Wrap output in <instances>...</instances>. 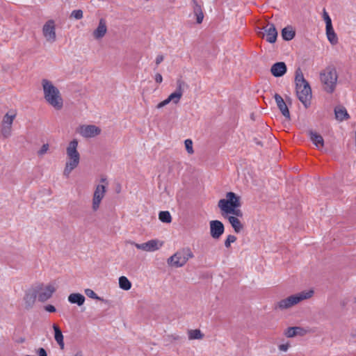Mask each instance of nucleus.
<instances>
[{"label":"nucleus","instance_id":"nucleus-1","mask_svg":"<svg viewBox=\"0 0 356 356\" xmlns=\"http://www.w3.org/2000/svg\"><path fill=\"white\" fill-rule=\"evenodd\" d=\"M79 140L73 138L70 140L65 148V162L63 171L65 177H69L73 170L80 164L81 154L78 150Z\"/></svg>","mask_w":356,"mask_h":356},{"label":"nucleus","instance_id":"nucleus-2","mask_svg":"<svg viewBox=\"0 0 356 356\" xmlns=\"http://www.w3.org/2000/svg\"><path fill=\"white\" fill-rule=\"evenodd\" d=\"M41 86L46 102L56 110L62 109L63 99L59 89L51 81L47 79H42Z\"/></svg>","mask_w":356,"mask_h":356},{"label":"nucleus","instance_id":"nucleus-3","mask_svg":"<svg viewBox=\"0 0 356 356\" xmlns=\"http://www.w3.org/2000/svg\"><path fill=\"white\" fill-rule=\"evenodd\" d=\"M314 295V290L312 289L303 290L292 294L276 303V308L280 310H286L300 304L301 302L312 298Z\"/></svg>","mask_w":356,"mask_h":356},{"label":"nucleus","instance_id":"nucleus-4","mask_svg":"<svg viewBox=\"0 0 356 356\" xmlns=\"http://www.w3.org/2000/svg\"><path fill=\"white\" fill-rule=\"evenodd\" d=\"M295 82L296 86V94L299 100L307 106L312 98V89L309 83L305 79L300 69L296 71Z\"/></svg>","mask_w":356,"mask_h":356},{"label":"nucleus","instance_id":"nucleus-5","mask_svg":"<svg viewBox=\"0 0 356 356\" xmlns=\"http://www.w3.org/2000/svg\"><path fill=\"white\" fill-rule=\"evenodd\" d=\"M241 197L233 192H228L225 197L218 201V207L222 216H227L236 211L241 210Z\"/></svg>","mask_w":356,"mask_h":356},{"label":"nucleus","instance_id":"nucleus-6","mask_svg":"<svg viewBox=\"0 0 356 356\" xmlns=\"http://www.w3.org/2000/svg\"><path fill=\"white\" fill-rule=\"evenodd\" d=\"M320 79L324 90L329 93L333 92L338 79L336 69L331 66L326 67L320 73Z\"/></svg>","mask_w":356,"mask_h":356},{"label":"nucleus","instance_id":"nucleus-7","mask_svg":"<svg viewBox=\"0 0 356 356\" xmlns=\"http://www.w3.org/2000/svg\"><path fill=\"white\" fill-rule=\"evenodd\" d=\"M57 287L58 285L55 281L47 284H39L35 288V296L39 301H47L52 296Z\"/></svg>","mask_w":356,"mask_h":356},{"label":"nucleus","instance_id":"nucleus-8","mask_svg":"<svg viewBox=\"0 0 356 356\" xmlns=\"http://www.w3.org/2000/svg\"><path fill=\"white\" fill-rule=\"evenodd\" d=\"M193 257L190 249H184L177 252L168 259V264L173 267L179 268L184 266L188 260Z\"/></svg>","mask_w":356,"mask_h":356},{"label":"nucleus","instance_id":"nucleus-9","mask_svg":"<svg viewBox=\"0 0 356 356\" xmlns=\"http://www.w3.org/2000/svg\"><path fill=\"white\" fill-rule=\"evenodd\" d=\"M183 86L184 82L181 81H178L177 83L176 90L172 92L165 99L159 103L156 106V108L160 109L170 103L173 104H179L184 93Z\"/></svg>","mask_w":356,"mask_h":356},{"label":"nucleus","instance_id":"nucleus-10","mask_svg":"<svg viewBox=\"0 0 356 356\" xmlns=\"http://www.w3.org/2000/svg\"><path fill=\"white\" fill-rule=\"evenodd\" d=\"M128 243L139 250L149 252L160 250L164 243L163 241L157 238L151 239L142 243H138L133 241H129Z\"/></svg>","mask_w":356,"mask_h":356},{"label":"nucleus","instance_id":"nucleus-11","mask_svg":"<svg viewBox=\"0 0 356 356\" xmlns=\"http://www.w3.org/2000/svg\"><path fill=\"white\" fill-rule=\"evenodd\" d=\"M56 24L54 19H48L44 22L42 29V36L45 41L52 44L56 41Z\"/></svg>","mask_w":356,"mask_h":356},{"label":"nucleus","instance_id":"nucleus-12","mask_svg":"<svg viewBox=\"0 0 356 356\" xmlns=\"http://www.w3.org/2000/svg\"><path fill=\"white\" fill-rule=\"evenodd\" d=\"M17 116V112L14 110L9 111L5 114L1 122V134L3 137L8 138L12 134V125Z\"/></svg>","mask_w":356,"mask_h":356},{"label":"nucleus","instance_id":"nucleus-13","mask_svg":"<svg viewBox=\"0 0 356 356\" xmlns=\"http://www.w3.org/2000/svg\"><path fill=\"white\" fill-rule=\"evenodd\" d=\"M76 131L83 138H90L99 136L102 129L94 124H82L76 128Z\"/></svg>","mask_w":356,"mask_h":356},{"label":"nucleus","instance_id":"nucleus-14","mask_svg":"<svg viewBox=\"0 0 356 356\" xmlns=\"http://www.w3.org/2000/svg\"><path fill=\"white\" fill-rule=\"evenodd\" d=\"M243 216V213L242 211L239 210L223 217L227 219L236 233H240L244 228V225L241 222Z\"/></svg>","mask_w":356,"mask_h":356},{"label":"nucleus","instance_id":"nucleus-15","mask_svg":"<svg viewBox=\"0 0 356 356\" xmlns=\"http://www.w3.org/2000/svg\"><path fill=\"white\" fill-rule=\"evenodd\" d=\"M106 191V186L103 184H98L96 186L92 195L91 205V208L93 211H97L100 208V205L105 196Z\"/></svg>","mask_w":356,"mask_h":356},{"label":"nucleus","instance_id":"nucleus-16","mask_svg":"<svg viewBox=\"0 0 356 356\" xmlns=\"http://www.w3.org/2000/svg\"><path fill=\"white\" fill-rule=\"evenodd\" d=\"M210 235L213 239H219L225 232L223 223L218 220L209 222Z\"/></svg>","mask_w":356,"mask_h":356},{"label":"nucleus","instance_id":"nucleus-17","mask_svg":"<svg viewBox=\"0 0 356 356\" xmlns=\"http://www.w3.org/2000/svg\"><path fill=\"white\" fill-rule=\"evenodd\" d=\"M108 32V27L106 22L104 19L102 18L99 20L97 27L92 31V36L94 40L100 41L106 35Z\"/></svg>","mask_w":356,"mask_h":356},{"label":"nucleus","instance_id":"nucleus-18","mask_svg":"<svg viewBox=\"0 0 356 356\" xmlns=\"http://www.w3.org/2000/svg\"><path fill=\"white\" fill-rule=\"evenodd\" d=\"M262 33L264 37L266 36V40L270 43H274L277 40V31L273 24H268L264 28V33Z\"/></svg>","mask_w":356,"mask_h":356},{"label":"nucleus","instance_id":"nucleus-19","mask_svg":"<svg viewBox=\"0 0 356 356\" xmlns=\"http://www.w3.org/2000/svg\"><path fill=\"white\" fill-rule=\"evenodd\" d=\"M307 333V330L299 326L289 327L284 330V335L287 338H293L296 336H304Z\"/></svg>","mask_w":356,"mask_h":356},{"label":"nucleus","instance_id":"nucleus-20","mask_svg":"<svg viewBox=\"0 0 356 356\" xmlns=\"http://www.w3.org/2000/svg\"><path fill=\"white\" fill-rule=\"evenodd\" d=\"M277 106L286 119L290 120V113L283 98L278 94L274 95Z\"/></svg>","mask_w":356,"mask_h":356},{"label":"nucleus","instance_id":"nucleus-21","mask_svg":"<svg viewBox=\"0 0 356 356\" xmlns=\"http://www.w3.org/2000/svg\"><path fill=\"white\" fill-rule=\"evenodd\" d=\"M308 134L310 140L312 142L314 146L318 149L321 150L323 148L325 144L323 136L318 133L314 131H309Z\"/></svg>","mask_w":356,"mask_h":356},{"label":"nucleus","instance_id":"nucleus-22","mask_svg":"<svg viewBox=\"0 0 356 356\" xmlns=\"http://www.w3.org/2000/svg\"><path fill=\"white\" fill-rule=\"evenodd\" d=\"M286 65L284 62H277L270 68L271 74L275 77L282 76L286 72Z\"/></svg>","mask_w":356,"mask_h":356},{"label":"nucleus","instance_id":"nucleus-23","mask_svg":"<svg viewBox=\"0 0 356 356\" xmlns=\"http://www.w3.org/2000/svg\"><path fill=\"white\" fill-rule=\"evenodd\" d=\"M85 297L79 293H72L67 297V300L71 304H76L78 306H82L85 302Z\"/></svg>","mask_w":356,"mask_h":356},{"label":"nucleus","instance_id":"nucleus-24","mask_svg":"<svg viewBox=\"0 0 356 356\" xmlns=\"http://www.w3.org/2000/svg\"><path fill=\"white\" fill-rule=\"evenodd\" d=\"M52 327L54 330V339L59 345L60 349L63 350L65 346L63 333L56 324H54Z\"/></svg>","mask_w":356,"mask_h":356},{"label":"nucleus","instance_id":"nucleus-25","mask_svg":"<svg viewBox=\"0 0 356 356\" xmlns=\"http://www.w3.org/2000/svg\"><path fill=\"white\" fill-rule=\"evenodd\" d=\"M193 12L196 16L197 22L200 24L204 19V14L202 10V7L195 0H193Z\"/></svg>","mask_w":356,"mask_h":356},{"label":"nucleus","instance_id":"nucleus-26","mask_svg":"<svg viewBox=\"0 0 356 356\" xmlns=\"http://www.w3.org/2000/svg\"><path fill=\"white\" fill-rule=\"evenodd\" d=\"M187 335L188 340H202L204 334L199 329L188 330L187 331Z\"/></svg>","mask_w":356,"mask_h":356},{"label":"nucleus","instance_id":"nucleus-27","mask_svg":"<svg viewBox=\"0 0 356 356\" xmlns=\"http://www.w3.org/2000/svg\"><path fill=\"white\" fill-rule=\"evenodd\" d=\"M325 34L327 40L332 45H336L338 43V36L334 28L325 29Z\"/></svg>","mask_w":356,"mask_h":356},{"label":"nucleus","instance_id":"nucleus-28","mask_svg":"<svg viewBox=\"0 0 356 356\" xmlns=\"http://www.w3.org/2000/svg\"><path fill=\"white\" fill-rule=\"evenodd\" d=\"M334 113L336 118L339 121L346 120L349 118V115L346 109L343 107H336L334 109Z\"/></svg>","mask_w":356,"mask_h":356},{"label":"nucleus","instance_id":"nucleus-29","mask_svg":"<svg viewBox=\"0 0 356 356\" xmlns=\"http://www.w3.org/2000/svg\"><path fill=\"white\" fill-rule=\"evenodd\" d=\"M119 287L124 291H129L131 288V282L125 276H121L118 280Z\"/></svg>","mask_w":356,"mask_h":356},{"label":"nucleus","instance_id":"nucleus-30","mask_svg":"<svg viewBox=\"0 0 356 356\" xmlns=\"http://www.w3.org/2000/svg\"><path fill=\"white\" fill-rule=\"evenodd\" d=\"M282 35L284 40L289 41L294 38L295 31H293L292 27L287 26L282 29Z\"/></svg>","mask_w":356,"mask_h":356},{"label":"nucleus","instance_id":"nucleus-31","mask_svg":"<svg viewBox=\"0 0 356 356\" xmlns=\"http://www.w3.org/2000/svg\"><path fill=\"white\" fill-rule=\"evenodd\" d=\"M291 348V343L289 341L282 340L277 345L280 353H287Z\"/></svg>","mask_w":356,"mask_h":356},{"label":"nucleus","instance_id":"nucleus-32","mask_svg":"<svg viewBox=\"0 0 356 356\" xmlns=\"http://www.w3.org/2000/svg\"><path fill=\"white\" fill-rule=\"evenodd\" d=\"M322 17L325 23V29L333 28L332 19L325 9L323 10Z\"/></svg>","mask_w":356,"mask_h":356},{"label":"nucleus","instance_id":"nucleus-33","mask_svg":"<svg viewBox=\"0 0 356 356\" xmlns=\"http://www.w3.org/2000/svg\"><path fill=\"white\" fill-rule=\"evenodd\" d=\"M159 220L165 223H170L172 221V217L169 211H161L159 214Z\"/></svg>","mask_w":356,"mask_h":356},{"label":"nucleus","instance_id":"nucleus-34","mask_svg":"<svg viewBox=\"0 0 356 356\" xmlns=\"http://www.w3.org/2000/svg\"><path fill=\"white\" fill-rule=\"evenodd\" d=\"M184 146L188 154H194L193 143L191 139H186L184 140Z\"/></svg>","mask_w":356,"mask_h":356},{"label":"nucleus","instance_id":"nucleus-35","mask_svg":"<svg viewBox=\"0 0 356 356\" xmlns=\"http://www.w3.org/2000/svg\"><path fill=\"white\" fill-rule=\"evenodd\" d=\"M84 293L88 297L92 299L102 300V299L100 297H99L93 290L90 289H86L84 290Z\"/></svg>","mask_w":356,"mask_h":356},{"label":"nucleus","instance_id":"nucleus-36","mask_svg":"<svg viewBox=\"0 0 356 356\" xmlns=\"http://www.w3.org/2000/svg\"><path fill=\"white\" fill-rule=\"evenodd\" d=\"M49 150V145L48 143L43 144L41 147L38 150L37 154L38 156H43Z\"/></svg>","mask_w":356,"mask_h":356},{"label":"nucleus","instance_id":"nucleus-37","mask_svg":"<svg viewBox=\"0 0 356 356\" xmlns=\"http://www.w3.org/2000/svg\"><path fill=\"white\" fill-rule=\"evenodd\" d=\"M236 237L234 235L229 234L227 236L226 240L225 241V246L227 248H229L232 243L236 242Z\"/></svg>","mask_w":356,"mask_h":356},{"label":"nucleus","instance_id":"nucleus-38","mask_svg":"<svg viewBox=\"0 0 356 356\" xmlns=\"http://www.w3.org/2000/svg\"><path fill=\"white\" fill-rule=\"evenodd\" d=\"M70 17L75 19H81L83 17V13L81 10H74L71 13Z\"/></svg>","mask_w":356,"mask_h":356},{"label":"nucleus","instance_id":"nucleus-39","mask_svg":"<svg viewBox=\"0 0 356 356\" xmlns=\"http://www.w3.org/2000/svg\"><path fill=\"white\" fill-rule=\"evenodd\" d=\"M44 309L47 312L54 313L56 312V307L52 305H47L44 306Z\"/></svg>","mask_w":356,"mask_h":356},{"label":"nucleus","instance_id":"nucleus-40","mask_svg":"<svg viewBox=\"0 0 356 356\" xmlns=\"http://www.w3.org/2000/svg\"><path fill=\"white\" fill-rule=\"evenodd\" d=\"M36 353L38 356H47V353L44 348H40L36 350Z\"/></svg>","mask_w":356,"mask_h":356},{"label":"nucleus","instance_id":"nucleus-41","mask_svg":"<svg viewBox=\"0 0 356 356\" xmlns=\"http://www.w3.org/2000/svg\"><path fill=\"white\" fill-rule=\"evenodd\" d=\"M154 80L157 83H161L163 81L162 75L159 73H156L154 76Z\"/></svg>","mask_w":356,"mask_h":356},{"label":"nucleus","instance_id":"nucleus-42","mask_svg":"<svg viewBox=\"0 0 356 356\" xmlns=\"http://www.w3.org/2000/svg\"><path fill=\"white\" fill-rule=\"evenodd\" d=\"M164 59V57L163 55H158L156 57V59H155V63L156 64L158 65H159L161 63L163 62Z\"/></svg>","mask_w":356,"mask_h":356},{"label":"nucleus","instance_id":"nucleus-43","mask_svg":"<svg viewBox=\"0 0 356 356\" xmlns=\"http://www.w3.org/2000/svg\"><path fill=\"white\" fill-rule=\"evenodd\" d=\"M74 356H83V355L81 352H79V353H76Z\"/></svg>","mask_w":356,"mask_h":356},{"label":"nucleus","instance_id":"nucleus-44","mask_svg":"<svg viewBox=\"0 0 356 356\" xmlns=\"http://www.w3.org/2000/svg\"><path fill=\"white\" fill-rule=\"evenodd\" d=\"M354 301H355V302L356 303V296H355V298H354Z\"/></svg>","mask_w":356,"mask_h":356}]
</instances>
